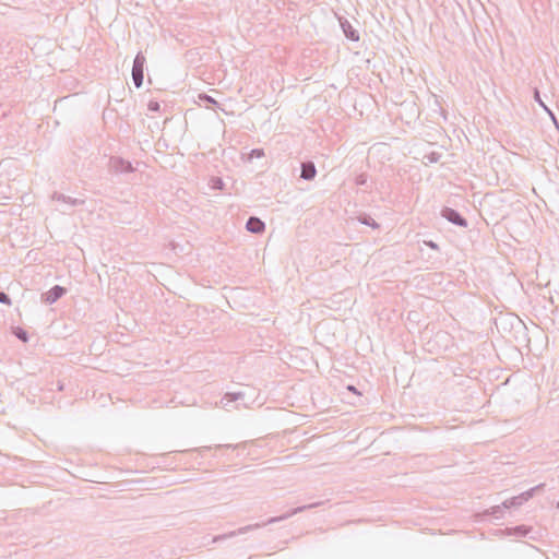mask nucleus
I'll use <instances>...</instances> for the list:
<instances>
[{"mask_svg": "<svg viewBox=\"0 0 559 559\" xmlns=\"http://www.w3.org/2000/svg\"><path fill=\"white\" fill-rule=\"evenodd\" d=\"M322 504H323L322 501H318V502H314V503H310V504H307V506H301V507L295 508L292 511H289V512H287V513H285L283 515L270 518L266 522L250 524V525H247V526H242V527H240V528H238L236 531H231V532H228V533H225V534H222V535H216V536H214L211 539V543H217V542H221V540H226L228 538L246 534V533L251 532L253 530L261 528V527H263V526H265L267 524L278 523V522L284 521V520H286V519L290 518L292 515H295V514H297L299 512H302V511L309 510V509H313V508L320 507Z\"/></svg>", "mask_w": 559, "mask_h": 559, "instance_id": "obj_1", "label": "nucleus"}, {"mask_svg": "<svg viewBox=\"0 0 559 559\" xmlns=\"http://www.w3.org/2000/svg\"><path fill=\"white\" fill-rule=\"evenodd\" d=\"M545 487V484H539L522 493H520L519 496H515V497H512L510 499H507L502 502V507L504 509H510V508H518V507H521L524 502L528 501L531 498H533V496L542 490L543 488Z\"/></svg>", "mask_w": 559, "mask_h": 559, "instance_id": "obj_2", "label": "nucleus"}, {"mask_svg": "<svg viewBox=\"0 0 559 559\" xmlns=\"http://www.w3.org/2000/svg\"><path fill=\"white\" fill-rule=\"evenodd\" d=\"M108 171L111 174H129L134 171V167L131 162L120 157L111 156L107 164Z\"/></svg>", "mask_w": 559, "mask_h": 559, "instance_id": "obj_3", "label": "nucleus"}, {"mask_svg": "<svg viewBox=\"0 0 559 559\" xmlns=\"http://www.w3.org/2000/svg\"><path fill=\"white\" fill-rule=\"evenodd\" d=\"M144 64H145V57L140 51L136 53V56L133 60V66H132V81L136 88H140L143 84Z\"/></svg>", "mask_w": 559, "mask_h": 559, "instance_id": "obj_4", "label": "nucleus"}, {"mask_svg": "<svg viewBox=\"0 0 559 559\" xmlns=\"http://www.w3.org/2000/svg\"><path fill=\"white\" fill-rule=\"evenodd\" d=\"M441 216L445 218L448 222L460 226V227H466L467 221L465 217H463L456 210L452 207H443L441 211Z\"/></svg>", "mask_w": 559, "mask_h": 559, "instance_id": "obj_5", "label": "nucleus"}, {"mask_svg": "<svg viewBox=\"0 0 559 559\" xmlns=\"http://www.w3.org/2000/svg\"><path fill=\"white\" fill-rule=\"evenodd\" d=\"M66 293L67 289L64 287L55 285L48 292L41 294V301L46 305H52L66 295Z\"/></svg>", "mask_w": 559, "mask_h": 559, "instance_id": "obj_6", "label": "nucleus"}, {"mask_svg": "<svg viewBox=\"0 0 559 559\" xmlns=\"http://www.w3.org/2000/svg\"><path fill=\"white\" fill-rule=\"evenodd\" d=\"M246 228L252 234H262L265 229V224L257 216H250L246 223Z\"/></svg>", "mask_w": 559, "mask_h": 559, "instance_id": "obj_7", "label": "nucleus"}, {"mask_svg": "<svg viewBox=\"0 0 559 559\" xmlns=\"http://www.w3.org/2000/svg\"><path fill=\"white\" fill-rule=\"evenodd\" d=\"M317 175V168L313 162L308 160L301 164L300 178L305 180H313Z\"/></svg>", "mask_w": 559, "mask_h": 559, "instance_id": "obj_8", "label": "nucleus"}, {"mask_svg": "<svg viewBox=\"0 0 559 559\" xmlns=\"http://www.w3.org/2000/svg\"><path fill=\"white\" fill-rule=\"evenodd\" d=\"M246 396V392L245 391H239V392H227L221 400V405L224 407V408H227V406L233 403V402H237V401H243Z\"/></svg>", "mask_w": 559, "mask_h": 559, "instance_id": "obj_9", "label": "nucleus"}, {"mask_svg": "<svg viewBox=\"0 0 559 559\" xmlns=\"http://www.w3.org/2000/svg\"><path fill=\"white\" fill-rule=\"evenodd\" d=\"M341 26L346 38L353 41L359 40L360 37L358 31L355 29L347 20L341 21Z\"/></svg>", "mask_w": 559, "mask_h": 559, "instance_id": "obj_10", "label": "nucleus"}, {"mask_svg": "<svg viewBox=\"0 0 559 559\" xmlns=\"http://www.w3.org/2000/svg\"><path fill=\"white\" fill-rule=\"evenodd\" d=\"M52 200L68 203L71 206H79V205H83L85 203V200H83V199L71 198V197H68V195H66L63 193H59V192H53Z\"/></svg>", "mask_w": 559, "mask_h": 559, "instance_id": "obj_11", "label": "nucleus"}, {"mask_svg": "<svg viewBox=\"0 0 559 559\" xmlns=\"http://www.w3.org/2000/svg\"><path fill=\"white\" fill-rule=\"evenodd\" d=\"M532 526L527 525H518L514 527H507L506 532L510 536H516V537H525L532 532Z\"/></svg>", "mask_w": 559, "mask_h": 559, "instance_id": "obj_12", "label": "nucleus"}, {"mask_svg": "<svg viewBox=\"0 0 559 559\" xmlns=\"http://www.w3.org/2000/svg\"><path fill=\"white\" fill-rule=\"evenodd\" d=\"M358 221H359L361 224H364V225H366V226H369V227H371V228H373V229L379 228V224H378V223H377V222H376V221H374L370 215H368V214H360V215L358 216Z\"/></svg>", "mask_w": 559, "mask_h": 559, "instance_id": "obj_13", "label": "nucleus"}, {"mask_svg": "<svg viewBox=\"0 0 559 559\" xmlns=\"http://www.w3.org/2000/svg\"><path fill=\"white\" fill-rule=\"evenodd\" d=\"M211 188L214 190H223L225 188V183L221 177H212Z\"/></svg>", "mask_w": 559, "mask_h": 559, "instance_id": "obj_14", "label": "nucleus"}, {"mask_svg": "<svg viewBox=\"0 0 559 559\" xmlns=\"http://www.w3.org/2000/svg\"><path fill=\"white\" fill-rule=\"evenodd\" d=\"M199 98H200L202 102H204V103H205V106H206L207 108H209L210 106H212V105H215V106H217V105H218V103H217L213 97H211V96H210V95H207V94H204V93H203V94H200V95H199Z\"/></svg>", "mask_w": 559, "mask_h": 559, "instance_id": "obj_15", "label": "nucleus"}, {"mask_svg": "<svg viewBox=\"0 0 559 559\" xmlns=\"http://www.w3.org/2000/svg\"><path fill=\"white\" fill-rule=\"evenodd\" d=\"M14 335L22 342L28 341V333L22 328H16L14 331Z\"/></svg>", "mask_w": 559, "mask_h": 559, "instance_id": "obj_16", "label": "nucleus"}, {"mask_svg": "<svg viewBox=\"0 0 559 559\" xmlns=\"http://www.w3.org/2000/svg\"><path fill=\"white\" fill-rule=\"evenodd\" d=\"M368 177L366 174H360L356 177L355 183L357 186H366L367 185Z\"/></svg>", "mask_w": 559, "mask_h": 559, "instance_id": "obj_17", "label": "nucleus"}, {"mask_svg": "<svg viewBox=\"0 0 559 559\" xmlns=\"http://www.w3.org/2000/svg\"><path fill=\"white\" fill-rule=\"evenodd\" d=\"M150 111L156 112L160 110V104L156 100H151L147 105Z\"/></svg>", "mask_w": 559, "mask_h": 559, "instance_id": "obj_18", "label": "nucleus"}, {"mask_svg": "<svg viewBox=\"0 0 559 559\" xmlns=\"http://www.w3.org/2000/svg\"><path fill=\"white\" fill-rule=\"evenodd\" d=\"M534 98L546 111H549V108L542 100L538 90L534 91Z\"/></svg>", "mask_w": 559, "mask_h": 559, "instance_id": "obj_19", "label": "nucleus"}, {"mask_svg": "<svg viewBox=\"0 0 559 559\" xmlns=\"http://www.w3.org/2000/svg\"><path fill=\"white\" fill-rule=\"evenodd\" d=\"M0 302L4 305H11V298L8 294L4 292H0Z\"/></svg>", "mask_w": 559, "mask_h": 559, "instance_id": "obj_20", "label": "nucleus"}, {"mask_svg": "<svg viewBox=\"0 0 559 559\" xmlns=\"http://www.w3.org/2000/svg\"><path fill=\"white\" fill-rule=\"evenodd\" d=\"M211 449H212V447H200V448L192 449L191 451L197 452L199 456L203 457L204 452H206L207 450H211Z\"/></svg>", "mask_w": 559, "mask_h": 559, "instance_id": "obj_21", "label": "nucleus"}, {"mask_svg": "<svg viewBox=\"0 0 559 559\" xmlns=\"http://www.w3.org/2000/svg\"><path fill=\"white\" fill-rule=\"evenodd\" d=\"M502 508H503L502 506H495V507H492V508H491V512H490V513H491L495 518H497V519H498V518H500V515H499V514L502 512Z\"/></svg>", "mask_w": 559, "mask_h": 559, "instance_id": "obj_22", "label": "nucleus"}, {"mask_svg": "<svg viewBox=\"0 0 559 559\" xmlns=\"http://www.w3.org/2000/svg\"><path fill=\"white\" fill-rule=\"evenodd\" d=\"M427 158L430 163H437L440 158V154L439 153H436V152H432L430 153L429 155H427Z\"/></svg>", "mask_w": 559, "mask_h": 559, "instance_id": "obj_23", "label": "nucleus"}, {"mask_svg": "<svg viewBox=\"0 0 559 559\" xmlns=\"http://www.w3.org/2000/svg\"><path fill=\"white\" fill-rule=\"evenodd\" d=\"M264 155V152L262 148H254L251 151V157H262Z\"/></svg>", "mask_w": 559, "mask_h": 559, "instance_id": "obj_24", "label": "nucleus"}, {"mask_svg": "<svg viewBox=\"0 0 559 559\" xmlns=\"http://www.w3.org/2000/svg\"><path fill=\"white\" fill-rule=\"evenodd\" d=\"M238 447H239V444H236V445H234V444H216L214 448L216 450H219V449H236Z\"/></svg>", "mask_w": 559, "mask_h": 559, "instance_id": "obj_25", "label": "nucleus"}, {"mask_svg": "<svg viewBox=\"0 0 559 559\" xmlns=\"http://www.w3.org/2000/svg\"><path fill=\"white\" fill-rule=\"evenodd\" d=\"M551 118V120L554 121V123L556 124V127L559 129V123H558V120L555 116V114L549 109V111H547Z\"/></svg>", "mask_w": 559, "mask_h": 559, "instance_id": "obj_26", "label": "nucleus"}, {"mask_svg": "<svg viewBox=\"0 0 559 559\" xmlns=\"http://www.w3.org/2000/svg\"><path fill=\"white\" fill-rule=\"evenodd\" d=\"M425 243L430 247L431 249L438 250V245L433 241H425Z\"/></svg>", "mask_w": 559, "mask_h": 559, "instance_id": "obj_27", "label": "nucleus"}, {"mask_svg": "<svg viewBox=\"0 0 559 559\" xmlns=\"http://www.w3.org/2000/svg\"><path fill=\"white\" fill-rule=\"evenodd\" d=\"M348 390L353 391V392H356V388L354 385H348Z\"/></svg>", "mask_w": 559, "mask_h": 559, "instance_id": "obj_28", "label": "nucleus"}, {"mask_svg": "<svg viewBox=\"0 0 559 559\" xmlns=\"http://www.w3.org/2000/svg\"><path fill=\"white\" fill-rule=\"evenodd\" d=\"M557 508L559 509V502L557 503Z\"/></svg>", "mask_w": 559, "mask_h": 559, "instance_id": "obj_29", "label": "nucleus"}]
</instances>
